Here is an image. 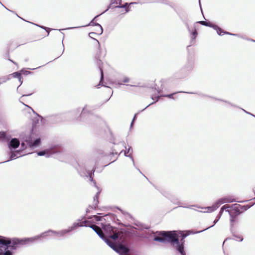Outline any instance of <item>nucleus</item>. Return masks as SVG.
I'll use <instances>...</instances> for the list:
<instances>
[{
  "mask_svg": "<svg viewBox=\"0 0 255 255\" xmlns=\"http://www.w3.org/2000/svg\"><path fill=\"white\" fill-rule=\"evenodd\" d=\"M15 158H16V154L14 153H12L10 155V159L7 160L6 162L13 160V159H15Z\"/></svg>",
  "mask_w": 255,
  "mask_h": 255,
  "instance_id": "obj_23",
  "label": "nucleus"
},
{
  "mask_svg": "<svg viewBox=\"0 0 255 255\" xmlns=\"http://www.w3.org/2000/svg\"><path fill=\"white\" fill-rule=\"evenodd\" d=\"M244 112H245L246 113L249 114H250V113H249V112H247V111H245V110H244ZM251 115H252V116H254L253 115H252V114H251Z\"/></svg>",
  "mask_w": 255,
  "mask_h": 255,
  "instance_id": "obj_38",
  "label": "nucleus"
},
{
  "mask_svg": "<svg viewBox=\"0 0 255 255\" xmlns=\"http://www.w3.org/2000/svg\"><path fill=\"white\" fill-rule=\"evenodd\" d=\"M252 41H253V42H255V40H251Z\"/></svg>",
  "mask_w": 255,
  "mask_h": 255,
  "instance_id": "obj_43",
  "label": "nucleus"
},
{
  "mask_svg": "<svg viewBox=\"0 0 255 255\" xmlns=\"http://www.w3.org/2000/svg\"><path fill=\"white\" fill-rule=\"evenodd\" d=\"M74 27H71V28H69V29H72Z\"/></svg>",
  "mask_w": 255,
  "mask_h": 255,
  "instance_id": "obj_45",
  "label": "nucleus"
},
{
  "mask_svg": "<svg viewBox=\"0 0 255 255\" xmlns=\"http://www.w3.org/2000/svg\"><path fill=\"white\" fill-rule=\"evenodd\" d=\"M89 177L90 178V180L92 181H93L94 184L95 186H96V182L93 180V177H92V173L91 172H88Z\"/></svg>",
  "mask_w": 255,
  "mask_h": 255,
  "instance_id": "obj_21",
  "label": "nucleus"
},
{
  "mask_svg": "<svg viewBox=\"0 0 255 255\" xmlns=\"http://www.w3.org/2000/svg\"><path fill=\"white\" fill-rule=\"evenodd\" d=\"M219 33H221V34H222L221 35H223L224 34H229V35L239 36L238 34L231 33H230L229 32L224 31L222 29H221V31H219Z\"/></svg>",
  "mask_w": 255,
  "mask_h": 255,
  "instance_id": "obj_18",
  "label": "nucleus"
},
{
  "mask_svg": "<svg viewBox=\"0 0 255 255\" xmlns=\"http://www.w3.org/2000/svg\"><path fill=\"white\" fill-rule=\"evenodd\" d=\"M157 235L154 236V240L161 243H170L173 247L181 254L185 255L184 250V239L187 236V235H182V242L180 243L178 240V235L176 231H160L157 232Z\"/></svg>",
  "mask_w": 255,
  "mask_h": 255,
  "instance_id": "obj_2",
  "label": "nucleus"
},
{
  "mask_svg": "<svg viewBox=\"0 0 255 255\" xmlns=\"http://www.w3.org/2000/svg\"><path fill=\"white\" fill-rule=\"evenodd\" d=\"M98 16V15H97L96 17H95V18L91 21V22L89 24L87 25L86 26H88V25H94V23L93 22V21Z\"/></svg>",
  "mask_w": 255,
  "mask_h": 255,
  "instance_id": "obj_27",
  "label": "nucleus"
},
{
  "mask_svg": "<svg viewBox=\"0 0 255 255\" xmlns=\"http://www.w3.org/2000/svg\"><path fill=\"white\" fill-rule=\"evenodd\" d=\"M39 238V236L22 239H10L0 236V255H12L10 250H15L21 246L32 242Z\"/></svg>",
  "mask_w": 255,
  "mask_h": 255,
  "instance_id": "obj_1",
  "label": "nucleus"
},
{
  "mask_svg": "<svg viewBox=\"0 0 255 255\" xmlns=\"http://www.w3.org/2000/svg\"><path fill=\"white\" fill-rule=\"evenodd\" d=\"M134 3H136V2H131V3H130V4H134Z\"/></svg>",
  "mask_w": 255,
  "mask_h": 255,
  "instance_id": "obj_41",
  "label": "nucleus"
},
{
  "mask_svg": "<svg viewBox=\"0 0 255 255\" xmlns=\"http://www.w3.org/2000/svg\"><path fill=\"white\" fill-rule=\"evenodd\" d=\"M119 85H122V83H118Z\"/></svg>",
  "mask_w": 255,
  "mask_h": 255,
  "instance_id": "obj_44",
  "label": "nucleus"
},
{
  "mask_svg": "<svg viewBox=\"0 0 255 255\" xmlns=\"http://www.w3.org/2000/svg\"><path fill=\"white\" fill-rule=\"evenodd\" d=\"M136 115V114H135V115H134V118H133V120H132V122H131V125H130V126H131V127H132V125H133V121H134V120H135V119Z\"/></svg>",
  "mask_w": 255,
  "mask_h": 255,
  "instance_id": "obj_31",
  "label": "nucleus"
},
{
  "mask_svg": "<svg viewBox=\"0 0 255 255\" xmlns=\"http://www.w3.org/2000/svg\"><path fill=\"white\" fill-rule=\"evenodd\" d=\"M21 148H22V149H24L25 148V144L24 143H22L21 144Z\"/></svg>",
  "mask_w": 255,
  "mask_h": 255,
  "instance_id": "obj_32",
  "label": "nucleus"
},
{
  "mask_svg": "<svg viewBox=\"0 0 255 255\" xmlns=\"http://www.w3.org/2000/svg\"><path fill=\"white\" fill-rule=\"evenodd\" d=\"M132 149L131 147L129 146L127 150H125L124 151V155L125 156L130 157V158L131 159V160L133 164H134L133 158L131 155V153H132Z\"/></svg>",
  "mask_w": 255,
  "mask_h": 255,
  "instance_id": "obj_11",
  "label": "nucleus"
},
{
  "mask_svg": "<svg viewBox=\"0 0 255 255\" xmlns=\"http://www.w3.org/2000/svg\"><path fill=\"white\" fill-rule=\"evenodd\" d=\"M128 3H126L124 5H122L121 6H119V7H126V8H127V7L128 6ZM117 7H119V6H117Z\"/></svg>",
  "mask_w": 255,
  "mask_h": 255,
  "instance_id": "obj_28",
  "label": "nucleus"
},
{
  "mask_svg": "<svg viewBox=\"0 0 255 255\" xmlns=\"http://www.w3.org/2000/svg\"><path fill=\"white\" fill-rule=\"evenodd\" d=\"M94 25L95 26H98L100 28V34H102L103 33V28H102V26L100 24H99L98 23H94Z\"/></svg>",
  "mask_w": 255,
  "mask_h": 255,
  "instance_id": "obj_20",
  "label": "nucleus"
},
{
  "mask_svg": "<svg viewBox=\"0 0 255 255\" xmlns=\"http://www.w3.org/2000/svg\"><path fill=\"white\" fill-rule=\"evenodd\" d=\"M159 99V96H158V97H157V99H156V100L155 102L158 101Z\"/></svg>",
  "mask_w": 255,
  "mask_h": 255,
  "instance_id": "obj_39",
  "label": "nucleus"
},
{
  "mask_svg": "<svg viewBox=\"0 0 255 255\" xmlns=\"http://www.w3.org/2000/svg\"><path fill=\"white\" fill-rule=\"evenodd\" d=\"M101 78L100 83L101 82L102 80L103 79V72L102 70H101Z\"/></svg>",
  "mask_w": 255,
  "mask_h": 255,
  "instance_id": "obj_29",
  "label": "nucleus"
},
{
  "mask_svg": "<svg viewBox=\"0 0 255 255\" xmlns=\"http://www.w3.org/2000/svg\"><path fill=\"white\" fill-rule=\"evenodd\" d=\"M20 144L19 140L16 138H12L8 143V146L11 149V148L16 149Z\"/></svg>",
  "mask_w": 255,
  "mask_h": 255,
  "instance_id": "obj_10",
  "label": "nucleus"
},
{
  "mask_svg": "<svg viewBox=\"0 0 255 255\" xmlns=\"http://www.w3.org/2000/svg\"><path fill=\"white\" fill-rule=\"evenodd\" d=\"M233 207V209L231 211H230L228 209L226 210V212L229 213L231 217L230 222L231 225H233L234 218L241 213L240 206L239 205L234 204Z\"/></svg>",
  "mask_w": 255,
  "mask_h": 255,
  "instance_id": "obj_5",
  "label": "nucleus"
},
{
  "mask_svg": "<svg viewBox=\"0 0 255 255\" xmlns=\"http://www.w3.org/2000/svg\"><path fill=\"white\" fill-rule=\"evenodd\" d=\"M89 223L88 221H84L82 222H80V220H78L76 222H75L72 225L69 227L71 229V231H73V230H75L79 227H88V223Z\"/></svg>",
  "mask_w": 255,
  "mask_h": 255,
  "instance_id": "obj_7",
  "label": "nucleus"
},
{
  "mask_svg": "<svg viewBox=\"0 0 255 255\" xmlns=\"http://www.w3.org/2000/svg\"><path fill=\"white\" fill-rule=\"evenodd\" d=\"M229 208V206H227V205H224L221 208V210H220V211L219 212V216H221V215H222L223 214V212L224 211V210L225 209H228Z\"/></svg>",
  "mask_w": 255,
  "mask_h": 255,
  "instance_id": "obj_19",
  "label": "nucleus"
},
{
  "mask_svg": "<svg viewBox=\"0 0 255 255\" xmlns=\"http://www.w3.org/2000/svg\"><path fill=\"white\" fill-rule=\"evenodd\" d=\"M175 94H176V93H174L170 94L165 95H163V96L165 97H168L169 98L173 99V96Z\"/></svg>",
  "mask_w": 255,
  "mask_h": 255,
  "instance_id": "obj_22",
  "label": "nucleus"
},
{
  "mask_svg": "<svg viewBox=\"0 0 255 255\" xmlns=\"http://www.w3.org/2000/svg\"><path fill=\"white\" fill-rule=\"evenodd\" d=\"M198 22L200 23L201 24L203 25L212 27L217 31V32L219 35H222L221 33L219 32V31H221V28L218 27L217 25H214L211 23V22H207L205 21H200Z\"/></svg>",
  "mask_w": 255,
  "mask_h": 255,
  "instance_id": "obj_9",
  "label": "nucleus"
},
{
  "mask_svg": "<svg viewBox=\"0 0 255 255\" xmlns=\"http://www.w3.org/2000/svg\"><path fill=\"white\" fill-rule=\"evenodd\" d=\"M96 31H97L98 32H99V35H100V28H99V27H98V29H97V30H96Z\"/></svg>",
  "mask_w": 255,
  "mask_h": 255,
  "instance_id": "obj_37",
  "label": "nucleus"
},
{
  "mask_svg": "<svg viewBox=\"0 0 255 255\" xmlns=\"http://www.w3.org/2000/svg\"><path fill=\"white\" fill-rule=\"evenodd\" d=\"M11 75L14 78H17L18 79V81L20 82V84L22 83V76L20 73H19L18 72H16L13 73L11 74Z\"/></svg>",
  "mask_w": 255,
  "mask_h": 255,
  "instance_id": "obj_13",
  "label": "nucleus"
},
{
  "mask_svg": "<svg viewBox=\"0 0 255 255\" xmlns=\"http://www.w3.org/2000/svg\"><path fill=\"white\" fill-rule=\"evenodd\" d=\"M8 80V78L3 77L2 78L0 79V84L2 83L5 82Z\"/></svg>",
  "mask_w": 255,
  "mask_h": 255,
  "instance_id": "obj_24",
  "label": "nucleus"
},
{
  "mask_svg": "<svg viewBox=\"0 0 255 255\" xmlns=\"http://www.w3.org/2000/svg\"><path fill=\"white\" fill-rule=\"evenodd\" d=\"M71 232H72V231H71V229H70V228H68L67 229L62 230L59 232H56V231H52V230H49L47 232L43 233L39 236V238L43 237H45L47 236H49V235H50V233H52L53 234L57 235V236H58L59 237H62V236H63L64 235H65V234H68Z\"/></svg>",
  "mask_w": 255,
  "mask_h": 255,
  "instance_id": "obj_6",
  "label": "nucleus"
},
{
  "mask_svg": "<svg viewBox=\"0 0 255 255\" xmlns=\"http://www.w3.org/2000/svg\"><path fill=\"white\" fill-rule=\"evenodd\" d=\"M56 152V151L54 149H46L44 150L39 151L37 152L38 156H44L48 157L51 155L54 154Z\"/></svg>",
  "mask_w": 255,
  "mask_h": 255,
  "instance_id": "obj_8",
  "label": "nucleus"
},
{
  "mask_svg": "<svg viewBox=\"0 0 255 255\" xmlns=\"http://www.w3.org/2000/svg\"><path fill=\"white\" fill-rule=\"evenodd\" d=\"M196 34H197V33L196 31H194L193 32L192 35H193V36H194V38H195Z\"/></svg>",
  "mask_w": 255,
  "mask_h": 255,
  "instance_id": "obj_34",
  "label": "nucleus"
},
{
  "mask_svg": "<svg viewBox=\"0 0 255 255\" xmlns=\"http://www.w3.org/2000/svg\"><path fill=\"white\" fill-rule=\"evenodd\" d=\"M40 142V138L36 139L33 142L29 143V146L31 148H34L38 146Z\"/></svg>",
  "mask_w": 255,
  "mask_h": 255,
  "instance_id": "obj_12",
  "label": "nucleus"
},
{
  "mask_svg": "<svg viewBox=\"0 0 255 255\" xmlns=\"http://www.w3.org/2000/svg\"><path fill=\"white\" fill-rule=\"evenodd\" d=\"M231 202V201L228 198H222L218 200L212 206H209L207 208H204V209L207 210L206 211H204L203 212L204 213H211L214 211H215L217 209H218L222 204L226 203H230ZM193 207H196L198 208L204 209V208H201L199 206H197L196 205H192L188 208L191 209H192Z\"/></svg>",
  "mask_w": 255,
  "mask_h": 255,
  "instance_id": "obj_4",
  "label": "nucleus"
},
{
  "mask_svg": "<svg viewBox=\"0 0 255 255\" xmlns=\"http://www.w3.org/2000/svg\"><path fill=\"white\" fill-rule=\"evenodd\" d=\"M129 81V79L128 77H125L123 82L124 83H128Z\"/></svg>",
  "mask_w": 255,
  "mask_h": 255,
  "instance_id": "obj_26",
  "label": "nucleus"
},
{
  "mask_svg": "<svg viewBox=\"0 0 255 255\" xmlns=\"http://www.w3.org/2000/svg\"><path fill=\"white\" fill-rule=\"evenodd\" d=\"M238 241H242L243 240V237H239L238 239H236Z\"/></svg>",
  "mask_w": 255,
  "mask_h": 255,
  "instance_id": "obj_33",
  "label": "nucleus"
},
{
  "mask_svg": "<svg viewBox=\"0 0 255 255\" xmlns=\"http://www.w3.org/2000/svg\"><path fill=\"white\" fill-rule=\"evenodd\" d=\"M99 193V192H98V193H97L96 195L94 197V200H95L96 199H98V196Z\"/></svg>",
  "mask_w": 255,
  "mask_h": 255,
  "instance_id": "obj_35",
  "label": "nucleus"
},
{
  "mask_svg": "<svg viewBox=\"0 0 255 255\" xmlns=\"http://www.w3.org/2000/svg\"><path fill=\"white\" fill-rule=\"evenodd\" d=\"M88 227L92 229L109 247L120 255H129L130 251L128 248L122 244L119 245H115L112 241L105 237L102 230L98 226L95 225H88Z\"/></svg>",
  "mask_w": 255,
  "mask_h": 255,
  "instance_id": "obj_3",
  "label": "nucleus"
},
{
  "mask_svg": "<svg viewBox=\"0 0 255 255\" xmlns=\"http://www.w3.org/2000/svg\"><path fill=\"white\" fill-rule=\"evenodd\" d=\"M217 219H216L214 221V222H213L214 224H213V225H212V226H210V227H208V228H206V229H204V230H201V231H199L196 232H195V233H201V232H203V231H205V230H208V229H209V228H212V227H213V226H214V225H215V224H216L218 222V221L219 220V219H220V218H221V216L219 215L218 216H217Z\"/></svg>",
  "mask_w": 255,
  "mask_h": 255,
  "instance_id": "obj_14",
  "label": "nucleus"
},
{
  "mask_svg": "<svg viewBox=\"0 0 255 255\" xmlns=\"http://www.w3.org/2000/svg\"><path fill=\"white\" fill-rule=\"evenodd\" d=\"M39 27H40L41 28H43V29H46L47 28L45 27H44V26H39Z\"/></svg>",
  "mask_w": 255,
  "mask_h": 255,
  "instance_id": "obj_36",
  "label": "nucleus"
},
{
  "mask_svg": "<svg viewBox=\"0 0 255 255\" xmlns=\"http://www.w3.org/2000/svg\"><path fill=\"white\" fill-rule=\"evenodd\" d=\"M113 233V235H109V237L110 239H112L114 240H116L118 239L119 235L116 233L114 231L112 232Z\"/></svg>",
  "mask_w": 255,
  "mask_h": 255,
  "instance_id": "obj_16",
  "label": "nucleus"
},
{
  "mask_svg": "<svg viewBox=\"0 0 255 255\" xmlns=\"http://www.w3.org/2000/svg\"><path fill=\"white\" fill-rule=\"evenodd\" d=\"M153 104V103H151L150 104H149L148 105H147V106H146V108H147V107H149V106H150V105H151V104Z\"/></svg>",
  "mask_w": 255,
  "mask_h": 255,
  "instance_id": "obj_40",
  "label": "nucleus"
},
{
  "mask_svg": "<svg viewBox=\"0 0 255 255\" xmlns=\"http://www.w3.org/2000/svg\"><path fill=\"white\" fill-rule=\"evenodd\" d=\"M96 34L97 33L96 32H92L89 33V35L91 38H93L94 36H95L96 35Z\"/></svg>",
  "mask_w": 255,
  "mask_h": 255,
  "instance_id": "obj_25",
  "label": "nucleus"
},
{
  "mask_svg": "<svg viewBox=\"0 0 255 255\" xmlns=\"http://www.w3.org/2000/svg\"><path fill=\"white\" fill-rule=\"evenodd\" d=\"M90 111V108L89 106L86 105L82 110V114H84L86 113H89Z\"/></svg>",
  "mask_w": 255,
  "mask_h": 255,
  "instance_id": "obj_17",
  "label": "nucleus"
},
{
  "mask_svg": "<svg viewBox=\"0 0 255 255\" xmlns=\"http://www.w3.org/2000/svg\"><path fill=\"white\" fill-rule=\"evenodd\" d=\"M128 8H127V9H126V11H127V12H128Z\"/></svg>",
  "mask_w": 255,
  "mask_h": 255,
  "instance_id": "obj_42",
  "label": "nucleus"
},
{
  "mask_svg": "<svg viewBox=\"0 0 255 255\" xmlns=\"http://www.w3.org/2000/svg\"><path fill=\"white\" fill-rule=\"evenodd\" d=\"M104 230L107 232L109 233H111V232H113L114 230V228L111 226L110 225L108 224L107 225H106L104 227Z\"/></svg>",
  "mask_w": 255,
  "mask_h": 255,
  "instance_id": "obj_15",
  "label": "nucleus"
},
{
  "mask_svg": "<svg viewBox=\"0 0 255 255\" xmlns=\"http://www.w3.org/2000/svg\"><path fill=\"white\" fill-rule=\"evenodd\" d=\"M5 136V134L4 133H1L0 132V138H2V137H4Z\"/></svg>",
  "mask_w": 255,
  "mask_h": 255,
  "instance_id": "obj_30",
  "label": "nucleus"
}]
</instances>
